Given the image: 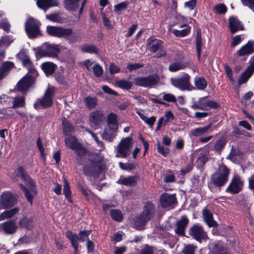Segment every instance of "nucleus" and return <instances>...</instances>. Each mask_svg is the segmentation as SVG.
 <instances>
[{"mask_svg":"<svg viewBox=\"0 0 254 254\" xmlns=\"http://www.w3.org/2000/svg\"><path fill=\"white\" fill-rule=\"evenodd\" d=\"M105 119L103 112L96 110L91 112L89 115V121L91 126L95 129L98 128Z\"/></svg>","mask_w":254,"mask_h":254,"instance_id":"nucleus-13","label":"nucleus"},{"mask_svg":"<svg viewBox=\"0 0 254 254\" xmlns=\"http://www.w3.org/2000/svg\"><path fill=\"white\" fill-rule=\"evenodd\" d=\"M13 40L9 37H4L0 40V48H7L13 42Z\"/></svg>","mask_w":254,"mask_h":254,"instance_id":"nucleus-50","label":"nucleus"},{"mask_svg":"<svg viewBox=\"0 0 254 254\" xmlns=\"http://www.w3.org/2000/svg\"><path fill=\"white\" fill-rule=\"evenodd\" d=\"M143 121L147 124L150 127H152L155 121L156 117L154 116H152L150 118H147L145 116L144 119H143Z\"/></svg>","mask_w":254,"mask_h":254,"instance_id":"nucleus-62","label":"nucleus"},{"mask_svg":"<svg viewBox=\"0 0 254 254\" xmlns=\"http://www.w3.org/2000/svg\"><path fill=\"white\" fill-rule=\"evenodd\" d=\"M211 124H209L206 126L196 127L191 131V135L194 136H199L208 132L211 129Z\"/></svg>","mask_w":254,"mask_h":254,"instance_id":"nucleus-29","label":"nucleus"},{"mask_svg":"<svg viewBox=\"0 0 254 254\" xmlns=\"http://www.w3.org/2000/svg\"><path fill=\"white\" fill-rule=\"evenodd\" d=\"M176 201L175 194L168 193L162 194L160 198V204L163 208H167L172 206Z\"/></svg>","mask_w":254,"mask_h":254,"instance_id":"nucleus-19","label":"nucleus"},{"mask_svg":"<svg viewBox=\"0 0 254 254\" xmlns=\"http://www.w3.org/2000/svg\"><path fill=\"white\" fill-rule=\"evenodd\" d=\"M17 56L22 61L23 65L27 68L30 73H33L34 75L37 74V71L25 50H21Z\"/></svg>","mask_w":254,"mask_h":254,"instance_id":"nucleus-16","label":"nucleus"},{"mask_svg":"<svg viewBox=\"0 0 254 254\" xmlns=\"http://www.w3.org/2000/svg\"><path fill=\"white\" fill-rule=\"evenodd\" d=\"M47 33L52 36L62 38L64 36V28L62 27L48 26L46 28Z\"/></svg>","mask_w":254,"mask_h":254,"instance_id":"nucleus-24","label":"nucleus"},{"mask_svg":"<svg viewBox=\"0 0 254 254\" xmlns=\"http://www.w3.org/2000/svg\"><path fill=\"white\" fill-rule=\"evenodd\" d=\"M15 173L17 177L21 178L26 183V185L29 187V189L22 184L20 185L21 189L24 191L27 201L31 204L33 197L37 194L34 182L30 177L25 173L24 170L22 167H19Z\"/></svg>","mask_w":254,"mask_h":254,"instance_id":"nucleus-2","label":"nucleus"},{"mask_svg":"<svg viewBox=\"0 0 254 254\" xmlns=\"http://www.w3.org/2000/svg\"><path fill=\"white\" fill-rule=\"evenodd\" d=\"M19 211L18 207H15L11 209L6 210L0 214V221L12 218Z\"/></svg>","mask_w":254,"mask_h":254,"instance_id":"nucleus-33","label":"nucleus"},{"mask_svg":"<svg viewBox=\"0 0 254 254\" xmlns=\"http://www.w3.org/2000/svg\"><path fill=\"white\" fill-rule=\"evenodd\" d=\"M46 18L49 20L55 22L62 23L63 21V17L61 14L59 13L47 14L46 15Z\"/></svg>","mask_w":254,"mask_h":254,"instance_id":"nucleus-45","label":"nucleus"},{"mask_svg":"<svg viewBox=\"0 0 254 254\" xmlns=\"http://www.w3.org/2000/svg\"><path fill=\"white\" fill-rule=\"evenodd\" d=\"M79 0H65L64 4L65 8L69 11H75L79 7Z\"/></svg>","mask_w":254,"mask_h":254,"instance_id":"nucleus-37","label":"nucleus"},{"mask_svg":"<svg viewBox=\"0 0 254 254\" xmlns=\"http://www.w3.org/2000/svg\"><path fill=\"white\" fill-rule=\"evenodd\" d=\"M253 73V72H251L250 70L248 71V69L247 68L245 71L241 74L238 80V83L239 85H242L246 83Z\"/></svg>","mask_w":254,"mask_h":254,"instance_id":"nucleus-42","label":"nucleus"},{"mask_svg":"<svg viewBox=\"0 0 254 254\" xmlns=\"http://www.w3.org/2000/svg\"><path fill=\"white\" fill-rule=\"evenodd\" d=\"M14 64L11 62H5L0 67V80L5 77L9 70L13 66Z\"/></svg>","mask_w":254,"mask_h":254,"instance_id":"nucleus-30","label":"nucleus"},{"mask_svg":"<svg viewBox=\"0 0 254 254\" xmlns=\"http://www.w3.org/2000/svg\"><path fill=\"white\" fill-rule=\"evenodd\" d=\"M243 186V182L240 177L236 176L231 180L226 190L231 193L236 194L242 190Z\"/></svg>","mask_w":254,"mask_h":254,"instance_id":"nucleus-17","label":"nucleus"},{"mask_svg":"<svg viewBox=\"0 0 254 254\" xmlns=\"http://www.w3.org/2000/svg\"><path fill=\"white\" fill-rule=\"evenodd\" d=\"M118 127L108 126L102 134V138L108 141H112L116 135Z\"/></svg>","mask_w":254,"mask_h":254,"instance_id":"nucleus-23","label":"nucleus"},{"mask_svg":"<svg viewBox=\"0 0 254 254\" xmlns=\"http://www.w3.org/2000/svg\"><path fill=\"white\" fill-rule=\"evenodd\" d=\"M194 82L195 86L199 90L204 89L207 85L206 80L203 77H196Z\"/></svg>","mask_w":254,"mask_h":254,"instance_id":"nucleus-38","label":"nucleus"},{"mask_svg":"<svg viewBox=\"0 0 254 254\" xmlns=\"http://www.w3.org/2000/svg\"><path fill=\"white\" fill-rule=\"evenodd\" d=\"M12 108L22 107L25 105V98L24 97H15L12 98Z\"/></svg>","mask_w":254,"mask_h":254,"instance_id":"nucleus-44","label":"nucleus"},{"mask_svg":"<svg viewBox=\"0 0 254 254\" xmlns=\"http://www.w3.org/2000/svg\"><path fill=\"white\" fill-rule=\"evenodd\" d=\"M0 114L2 115L4 118L10 117L14 115L13 112L10 108L0 110Z\"/></svg>","mask_w":254,"mask_h":254,"instance_id":"nucleus-58","label":"nucleus"},{"mask_svg":"<svg viewBox=\"0 0 254 254\" xmlns=\"http://www.w3.org/2000/svg\"><path fill=\"white\" fill-rule=\"evenodd\" d=\"M203 217L205 223L209 227L216 226L217 224L215 221L213 219L211 212L207 209H204L203 211Z\"/></svg>","mask_w":254,"mask_h":254,"instance_id":"nucleus-28","label":"nucleus"},{"mask_svg":"<svg viewBox=\"0 0 254 254\" xmlns=\"http://www.w3.org/2000/svg\"><path fill=\"white\" fill-rule=\"evenodd\" d=\"M60 52L59 45L45 43L38 50L36 56L39 57H52L56 58Z\"/></svg>","mask_w":254,"mask_h":254,"instance_id":"nucleus-6","label":"nucleus"},{"mask_svg":"<svg viewBox=\"0 0 254 254\" xmlns=\"http://www.w3.org/2000/svg\"><path fill=\"white\" fill-rule=\"evenodd\" d=\"M147 43L150 51L155 53L162 46V42L157 39L150 38L147 40Z\"/></svg>","mask_w":254,"mask_h":254,"instance_id":"nucleus-31","label":"nucleus"},{"mask_svg":"<svg viewBox=\"0 0 254 254\" xmlns=\"http://www.w3.org/2000/svg\"><path fill=\"white\" fill-rule=\"evenodd\" d=\"M64 195L66 198L67 201L69 202H72V199L71 197V192L69 190V187L68 184L66 181L64 180Z\"/></svg>","mask_w":254,"mask_h":254,"instance_id":"nucleus-55","label":"nucleus"},{"mask_svg":"<svg viewBox=\"0 0 254 254\" xmlns=\"http://www.w3.org/2000/svg\"><path fill=\"white\" fill-rule=\"evenodd\" d=\"M93 72L96 77H101L103 74V69L102 67L99 64H95L93 68Z\"/></svg>","mask_w":254,"mask_h":254,"instance_id":"nucleus-52","label":"nucleus"},{"mask_svg":"<svg viewBox=\"0 0 254 254\" xmlns=\"http://www.w3.org/2000/svg\"><path fill=\"white\" fill-rule=\"evenodd\" d=\"M214 11L217 14H224L227 11V7L224 4L220 3L214 7Z\"/></svg>","mask_w":254,"mask_h":254,"instance_id":"nucleus-53","label":"nucleus"},{"mask_svg":"<svg viewBox=\"0 0 254 254\" xmlns=\"http://www.w3.org/2000/svg\"><path fill=\"white\" fill-rule=\"evenodd\" d=\"M156 248L152 246L145 245L141 249L140 254H155Z\"/></svg>","mask_w":254,"mask_h":254,"instance_id":"nucleus-47","label":"nucleus"},{"mask_svg":"<svg viewBox=\"0 0 254 254\" xmlns=\"http://www.w3.org/2000/svg\"><path fill=\"white\" fill-rule=\"evenodd\" d=\"M18 226L20 228L30 230L33 227V220L32 217L23 216L18 221Z\"/></svg>","mask_w":254,"mask_h":254,"instance_id":"nucleus-26","label":"nucleus"},{"mask_svg":"<svg viewBox=\"0 0 254 254\" xmlns=\"http://www.w3.org/2000/svg\"><path fill=\"white\" fill-rule=\"evenodd\" d=\"M208 161L207 155L204 153L199 154L197 159V162L200 165H203Z\"/></svg>","mask_w":254,"mask_h":254,"instance_id":"nucleus-57","label":"nucleus"},{"mask_svg":"<svg viewBox=\"0 0 254 254\" xmlns=\"http://www.w3.org/2000/svg\"><path fill=\"white\" fill-rule=\"evenodd\" d=\"M133 141L131 137L123 138L116 147V156L118 158H126L129 155L132 147Z\"/></svg>","mask_w":254,"mask_h":254,"instance_id":"nucleus-5","label":"nucleus"},{"mask_svg":"<svg viewBox=\"0 0 254 254\" xmlns=\"http://www.w3.org/2000/svg\"><path fill=\"white\" fill-rule=\"evenodd\" d=\"M16 202V198L13 193L5 192L2 193L0 198V205L3 209H7L14 205Z\"/></svg>","mask_w":254,"mask_h":254,"instance_id":"nucleus-14","label":"nucleus"},{"mask_svg":"<svg viewBox=\"0 0 254 254\" xmlns=\"http://www.w3.org/2000/svg\"><path fill=\"white\" fill-rule=\"evenodd\" d=\"M129 4V2L127 1L121 2L116 5H115V10L116 11H120L122 10H124L127 8Z\"/></svg>","mask_w":254,"mask_h":254,"instance_id":"nucleus-59","label":"nucleus"},{"mask_svg":"<svg viewBox=\"0 0 254 254\" xmlns=\"http://www.w3.org/2000/svg\"><path fill=\"white\" fill-rule=\"evenodd\" d=\"M189 219L186 216H183L179 220L176 225L174 230L175 233L180 236L185 235V229L188 224Z\"/></svg>","mask_w":254,"mask_h":254,"instance_id":"nucleus-20","label":"nucleus"},{"mask_svg":"<svg viewBox=\"0 0 254 254\" xmlns=\"http://www.w3.org/2000/svg\"><path fill=\"white\" fill-rule=\"evenodd\" d=\"M181 28L186 27V28L182 30H178L176 29H173L172 32V33L177 37H185L190 33V27L186 24L182 25L180 26Z\"/></svg>","mask_w":254,"mask_h":254,"instance_id":"nucleus-36","label":"nucleus"},{"mask_svg":"<svg viewBox=\"0 0 254 254\" xmlns=\"http://www.w3.org/2000/svg\"><path fill=\"white\" fill-rule=\"evenodd\" d=\"M64 38L66 37L70 42H73L75 40L76 34L70 29H64Z\"/></svg>","mask_w":254,"mask_h":254,"instance_id":"nucleus-48","label":"nucleus"},{"mask_svg":"<svg viewBox=\"0 0 254 254\" xmlns=\"http://www.w3.org/2000/svg\"><path fill=\"white\" fill-rule=\"evenodd\" d=\"M171 82L172 85L181 90H191L190 76L184 73L180 78H172Z\"/></svg>","mask_w":254,"mask_h":254,"instance_id":"nucleus-10","label":"nucleus"},{"mask_svg":"<svg viewBox=\"0 0 254 254\" xmlns=\"http://www.w3.org/2000/svg\"><path fill=\"white\" fill-rule=\"evenodd\" d=\"M108 126L118 127V117L114 113H111L107 116Z\"/></svg>","mask_w":254,"mask_h":254,"instance_id":"nucleus-39","label":"nucleus"},{"mask_svg":"<svg viewBox=\"0 0 254 254\" xmlns=\"http://www.w3.org/2000/svg\"><path fill=\"white\" fill-rule=\"evenodd\" d=\"M54 93L53 88H49L45 92L44 97L38 100V101L34 105L35 108H37L40 104L42 107L46 108L51 106L53 103V96Z\"/></svg>","mask_w":254,"mask_h":254,"instance_id":"nucleus-15","label":"nucleus"},{"mask_svg":"<svg viewBox=\"0 0 254 254\" xmlns=\"http://www.w3.org/2000/svg\"><path fill=\"white\" fill-rule=\"evenodd\" d=\"M229 174L227 167L223 164L220 165L216 172L212 176L211 181L215 186L221 187L227 182Z\"/></svg>","mask_w":254,"mask_h":254,"instance_id":"nucleus-4","label":"nucleus"},{"mask_svg":"<svg viewBox=\"0 0 254 254\" xmlns=\"http://www.w3.org/2000/svg\"><path fill=\"white\" fill-rule=\"evenodd\" d=\"M81 50L83 52L88 53L97 54L98 53V49L96 47L92 45H85L82 46Z\"/></svg>","mask_w":254,"mask_h":254,"instance_id":"nucleus-46","label":"nucleus"},{"mask_svg":"<svg viewBox=\"0 0 254 254\" xmlns=\"http://www.w3.org/2000/svg\"><path fill=\"white\" fill-rule=\"evenodd\" d=\"M115 84L118 87L124 89H129L132 86L131 82L125 80H118L116 82Z\"/></svg>","mask_w":254,"mask_h":254,"instance_id":"nucleus-43","label":"nucleus"},{"mask_svg":"<svg viewBox=\"0 0 254 254\" xmlns=\"http://www.w3.org/2000/svg\"><path fill=\"white\" fill-rule=\"evenodd\" d=\"M186 65L182 62H176L171 64L168 67V69L170 72H174L180 70L185 69Z\"/></svg>","mask_w":254,"mask_h":254,"instance_id":"nucleus-34","label":"nucleus"},{"mask_svg":"<svg viewBox=\"0 0 254 254\" xmlns=\"http://www.w3.org/2000/svg\"><path fill=\"white\" fill-rule=\"evenodd\" d=\"M229 25L230 31L233 33H234L240 30L243 29V26L240 21L236 17H230L229 20Z\"/></svg>","mask_w":254,"mask_h":254,"instance_id":"nucleus-27","label":"nucleus"},{"mask_svg":"<svg viewBox=\"0 0 254 254\" xmlns=\"http://www.w3.org/2000/svg\"><path fill=\"white\" fill-rule=\"evenodd\" d=\"M196 0H190L184 3L185 7L189 8L190 10L193 9V8L196 6Z\"/></svg>","mask_w":254,"mask_h":254,"instance_id":"nucleus-61","label":"nucleus"},{"mask_svg":"<svg viewBox=\"0 0 254 254\" xmlns=\"http://www.w3.org/2000/svg\"><path fill=\"white\" fill-rule=\"evenodd\" d=\"M254 52V42L249 41L239 50L235 55L238 57H245Z\"/></svg>","mask_w":254,"mask_h":254,"instance_id":"nucleus-21","label":"nucleus"},{"mask_svg":"<svg viewBox=\"0 0 254 254\" xmlns=\"http://www.w3.org/2000/svg\"><path fill=\"white\" fill-rule=\"evenodd\" d=\"M196 47L197 56L198 59H200L202 47V39L201 34L199 32L197 31L196 33V37L195 39Z\"/></svg>","mask_w":254,"mask_h":254,"instance_id":"nucleus-40","label":"nucleus"},{"mask_svg":"<svg viewBox=\"0 0 254 254\" xmlns=\"http://www.w3.org/2000/svg\"><path fill=\"white\" fill-rule=\"evenodd\" d=\"M159 77L156 74L150 75L148 76H140L134 79V83L136 85L150 88L156 85L159 81Z\"/></svg>","mask_w":254,"mask_h":254,"instance_id":"nucleus-9","label":"nucleus"},{"mask_svg":"<svg viewBox=\"0 0 254 254\" xmlns=\"http://www.w3.org/2000/svg\"><path fill=\"white\" fill-rule=\"evenodd\" d=\"M71 142H69L68 139L66 138L64 142L69 148L74 150L77 155L80 157H84V171L87 175L95 176L102 171V167L99 162L95 161L91 159L89 154L85 149L79 144L73 138H71Z\"/></svg>","mask_w":254,"mask_h":254,"instance_id":"nucleus-1","label":"nucleus"},{"mask_svg":"<svg viewBox=\"0 0 254 254\" xmlns=\"http://www.w3.org/2000/svg\"><path fill=\"white\" fill-rule=\"evenodd\" d=\"M155 206L149 201L145 203L142 214L136 218L135 225L137 229H140L154 215Z\"/></svg>","mask_w":254,"mask_h":254,"instance_id":"nucleus-3","label":"nucleus"},{"mask_svg":"<svg viewBox=\"0 0 254 254\" xmlns=\"http://www.w3.org/2000/svg\"><path fill=\"white\" fill-rule=\"evenodd\" d=\"M36 4L39 8L46 12L50 7L58 6L59 2L57 0H37Z\"/></svg>","mask_w":254,"mask_h":254,"instance_id":"nucleus-22","label":"nucleus"},{"mask_svg":"<svg viewBox=\"0 0 254 254\" xmlns=\"http://www.w3.org/2000/svg\"><path fill=\"white\" fill-rule=\"evenodd\" d=\"M37 75V74L34 75L33 73H30L29 71H28L27 74L17 83V90L22 93L26 92L33 83L34 79Z\"/></svg>","mask_w":254,"mask_h":254,"instance_id":"nucleus-11","label":"nucleus"},{"mask_svg":"<svg viewBox=\"0 0 254 254\" xmlns=\"http://www.w3.org/2000/svg\"><path fill=\"white\" fill-rule=\"evenodd\" d=\"M219 107V104L214 101L208 100L206 97L199 98L197 101L191 102V108L193 110L208 111L209 109H216Z\"/></svg>","mask_w":254,"mask_h":254,"instance_id":"nucleus-7","label":"nucleus"},{"mask_svg":"<svg viewBox=\"0 0 254 254\" xmlns=\"http://www.w3.org/2000/svg\"><path fill=\"white\" fill-rule=\"evenodd\" d=\"M241 1L244 5L248 6L254 12V0H241Z\"/></svg>","mask_w":254,"mask_h":254,"instance_id":"nucleus-64","label":"nucleus"},{"mask_svg":"<svg viewBox=\"0 0 254 254\" xmlns=\"http://www.w3.org/2000/svg\"><path fill=\"white\" fill-rule=\"evenodd\" d=\"M110 214L112 218L117 221H120L122 219V213L117 209H111L110 210Z\"/></svg>","mask_w":254,"mask_h":254,"instance_id":"nucleus-49","label":"nucleus"},{"mask_svg":"<svg viewBox=\"0 0 254 254\" xmlns=\"http://www.w3.org/2000/svg\"><path fill=\"white\" fill-rule=\"evenodd\" d=\"M196 247L193 245L189 244L186 245L183 250L184 254H194Z\"/></svg>","mask_w":254,"mask_h":254,"instance_id":"nucleus-51","label":"nucleus"},{"mask_svg":"<svg viewBox=\"0 0 254 254\" xmlns=\"http://www.w3.org/2000/svg\"><path fill=\"white\" fill-rule=\"evenodd\" d=\"M66 236L70 241L74 249L75 253H76L78 248L77 236H76L75 235H74L70 231H67L66 232Z\"/></svg>","mask_w":254,"mask_h":254,"instance_id":"nucleus-41","label":"nucleus"},{"mask_svg":"<svg viewBox=\"0 0 254 254\" xmlns=\"http://www.w3.org/2000/svg\"><path fill=\"white\" fill-rule=\"evenodd\" d=\"M163 100L169 102L174 103L176 101L175 96L171 93H162L161 94Z\"/></svg>","mask_w":254,"mask_h":254,"instance_id":"nucleus-54","label":"nucleus"},{"mask_svg":"<svg viewBox=\"0 0 254 254\" xmlns=\"http://www.w3.org/2000/svg\"><path fill=\"white\" fill-rule=\"evenodd\" d=\"M40 22L33 18H28L25 24L26 32L30 38H34L40 34Z\"/></svg>","mask_w":254,"mask_h":254,"instance_id":"nucleus-8","label":"nucleus"},{"mask_svg":"<svg viewBox=\"0 0 254 254\" xmlns=\"http://www.w3.org/2000/svg\"><path fill=\"white\" fill-rule=\"evenodd\" d=\"M242 39L243 38L242 36L240 35H236V36L234 37L232 40L231 46H236L241 42Z\"/></svg>","mask_w":254,"mask_h":254,"instance_id":"nucleus-63","label":"nucleus"},{"mask_svg":"<svg viewBox=\"0 0 254 254\" xmlns=\"http://www.w3.org/2000/svg\"><path fill=\"white\" fill-rule=\"evenodd\" d=\"M189 233L193 239L200 243L208 239L206 232L202 226L198 224H195L191 226L189 229Z\"/></svg>","mask_w":254,"mask_h":254,"instance_id":"nucleus-12","label":"nucleus"},{"mask_svg":"<svg viewBox=\"0 0 254 254\" xmlns=\"http://www.w3.org/2000/svg\"><path fill=\"white\" fill-rule=\"evenodd\" d=\"M225 145V141L223 139H220L216 142L214 149L217 152H220L221 150L224 147Z\"/></svg>","mask_w":254,"mask_h":254,"instance_id":"nucleus-56","label":"nucleus"},{"mask_svg":"<svg viewBox=\"0 0 254 254\" xmlns=\"http://www.w3.org/2000/svg\"><path fill=\"white\" fill-rule=\"evenodd\" d=\"M157 150L160 154L165 157L167 156L169 153L168 148L161 146L159 142L158 143Z\"/></svg>","mask_w":254,"mask_h":254,"instance_id":"nucleus-60","label":"nucleus"},{"mask_svg":"<svg viewBox=\"0 0 254 254\" xmlns=\"http://www.w3.org/2000/svg\"><path fill=\"white\" fill-rule=\"evenodd\" d=\"M41 67L46 75H49L54 73L56 65L51 62H45L41 64Z\"/></svg>","mask_w":254,"mask_h":254,"instance_id":"nucleus-32","label":"nucleus"},{"mask_svg":"<svg viewBox=\"0 0 254 254\" xmlns=\"http://www.w3.org/2000/svg\"><path fill=\"white\" fill-rule=\"evenodd\" d=\"M18 229V226L14 220H8L0 224V232L2 231L7 235L15 234Z\"/></svg>","mask_w":254,"mask_h":254,"instance_id":"nucleus-18","label":"nucleus"},{"mask_svg":"<svg viewBox=\"0 0 254 254\" xmlns=\"http://www.w3.org/2000/svg\"><path fill=\"white\" fill-rule=\"evenodd\" d=\"M85 106L89 110L95 108L97 105V100L95 97L87 96L83 100Z\"/></svg>","mask_w":254,"mask_h":254,"instance_id":"nucleus-35","label":"nucleus"},{"mask_svg":"<svg viewBox=\"0 0 254 254\" xmlns=\"http://www.w3.org/2000/svg\"><path fill=\"white\" fill-rule=\"evenodd\" d=\"M138 180V178L137 176H129L128 177L121 176L117 181V183L121 185L132 186L136 184Z\"/></svg>","mask_w":254,"mask_h":254,"instance_id":"nucleus-25","label":"nucleus"}]
</instances>
